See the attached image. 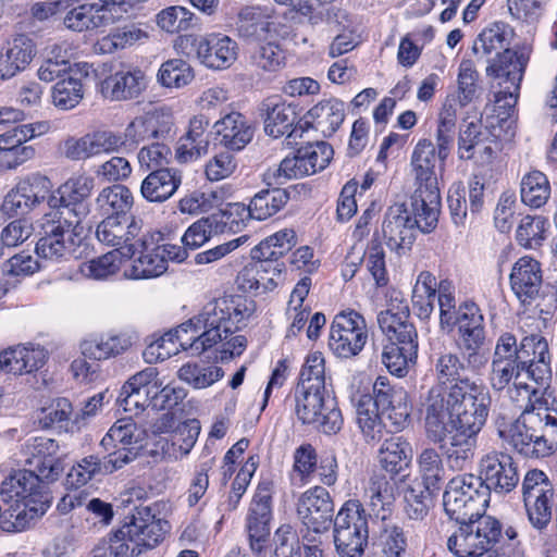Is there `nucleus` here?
I'll use <instances>...</instances> for the list:
<instances>
[{"instance_id":"obj_1","label":"nucleus","mask_w":557,"mask_h":557,"mask_svg":"<svg viewBox=\"0 0 557 557\" xmlns=\"http://www.w3.org/2000/svg\"><path fill=\"white\" fill-rule=\"evenodd\" d=\"M435 384L421 399L428 437L435 444L446 438L447 410L492 405L488 389L466 376L467 364L451 351H442L432 359Z\"/></svg>"},{"instance_id":"obj_2","label":"nucleus","mask_w":557,"mask_h":557,"mask_svg":"<svg viewBox=\"0 0 557 557\" xmlns=\"http://www.w3.org/2000/svg\"><path fill=\"white\" fill-rule=\"evenodd\" d=\"M255 311V302L242 295H224L207 302L201 311L188 320L193 333L189 346L201 354L227 338Z\"/></svg>"},{"instance_id":"obj_3","label":"nucleus","mask_w":557,"mask_h":557,"mask_svg":"<svg viewBox=\"0 0 557 557\" xmlns=\"http://www.w3.org/2000/svg\"><path fill=\"white\" fill-rule=\"evenodd\" d=\"M40 475L34 470L15 471L1 483V496L8 508L0 518V528L5 532L21 531L27 518L45 513L48 496L44 493Z\"/></svg>"},{"instance_id":"obj_4","label":"nucleus","mask_w":557,"mask_h":557,"mask_svg":"<svg viewBox=\"0 0 557 557\" xmlns=\"http://www.w3.org/2000/svg\"><path fill=\"white\" fill-rule=\"evenodd\" d=\"M491 405L447 410V426L455 430L446 449L448 465L454 470L465 469L474 456L476 436L484 426Z\"/></svg>"},{"instance_id":"obj_5","label":"nucleus","mask_w":557,"mask_h":557,"mask_svg":"<svg viewBox=\"0 0 557 557\" xmlns=\"http://www.w3.org/2000/svg\"><path fill=\"white\" fill-rule=\"evenodd\" d=\"M488 503L487 488L473 474L453 478L443 495L444 510L456 522L485 517L483 513Z\"/></svg>"},{"instance_id":"obj_6","label":"nucleus","mask_w":557,"mask_h":557,"mask_svg":"<svg viewBox=\"0 0 557 557\" xmlns=\"http://www.w3.org/2000/svg\"><path fill=\"white\" fill-rule=\"evenodd\" d=\"M42 236L36 245L39 257L50 260L67 258L79 245L83 226L81 221L71 220L65 211H51L41 222Z\"/></svg>"},{"instance_id":"obj_7","label":"nucleus","mask_w":557,"mask_h":557,"mask_svg":"<svg viewBox=\"0 0 557 557\" xmlns=\"http://www.w3.org/2000/svg\"><path fill=\"white\" fill-rule=\"evenodd\" d=\"M448 537L447 547L456 557H491L502 536V524L491 516L459 522Z\"/></svg>"},{"instance_id":"obj_8","label":"nucleus","mask_w":557,"mask_h":557,"mask_svg":"<svg viewBox=\"0 0 557 557\" xmlns=\"http://www.w3.org/2000/svg\"><path fill=\"white\" fill-rule=\"evenodd\" d=\"M295 413L302 424L313 425L325 434L337 433L344 423L335 397L326 389L296 388Z\"/></svg>"},{"instance_id":"obj_9","label":"nucleus","mask_w":557,"mask_h":557,"mask_svg":"<svg viewBox=\"0 0 557 557\" xmlns=\"http://www.w3.org/2000/svg\"><path fill=\"white\" fill-rule=\"evenodd\" d=\"M368 541V522L358 500H347L334 519V544L339 557H361Z\"/></svg>"},{"instance_id":"obj_10","label":"nucleus","mask_w":557,"mask_h":557,"mask_svg":"<svg viewBox=\"0 0 557 557\" xmlns=\"http://www.w3.org/2000/svg\"><path fill=\"white\" fill-rule=\"evenodd\" d=\"M509 281L511 290L523 306L535 304V309L543 321L553 315L556 308L554 297H549L543 307L537 302L541 297L543 271L536 259L529 256L519 258L511 268Z\"/></svg>"},{"instance_id":"obj_11","label":"nucleus","mask_w":557,"mask_h":557,"mask_svg":"<svg viewBox=\"0 0 557 557\" xmlns=\"http://www.w3.org/2000/svg\"><path fill=\"white\" fill-rule=\"evenodd\" d=\"M144 438L145 431L132 418L115 421L100 443L108 451L107 468L119 470L135 460Z\"/></svg>"},{"instance_id":"obj_12","label":"nucleus","mask_w":557,"mask_h":557,"mask_svg":"<svg viewBox=\"0 0 557 557\" xmlns=\"http://www.w3.org/2000/svg\"><path fill=\"white\" fill-rule=\"evenodd\" d=\"M368 341L364 318L351 310L337 313L331 324L329 348L338 358H351L360 354Z\"/></svg>"},{"instance_id":"obj_13","label":"nucleus","mask_w":557,"mask_h":557,"mask_svg":"<svg viewBox=\"0 0 557 557\" xmlns=\"http://www.w3.org/2000/svg\"><path fill=\"white\" fill-rule=\"evenodd\" d=\"M122 137L111 131H97L82 137L69 136L58 145V152L71 161H85L102 153L119 151Z\"/></svg>"},{"instance_id":"obj_14","label":"nucleus","mask_w":557,"mask_h":557,"mask_svg":"<svg viewBox=\"0 0 557 557\" xmlns=\"http://www.w3.org/2000/svg\"><path fill=\"white\" fill-rule=\"evenodd\" d=\"M52 189L51 181L39 173L21 180L3 200V210L11 215L28 213L46 200Z\"/></svg>"},{"instance_id":"obj_15","label":"nucleus","mask_w":557,"mask_h":557,"mask_svg":"<svg viewBox=\"0 0 557 557\" xmlns=\"http://www.w3.org/2000/svg\"><path fill=\"white\" fill-rule=\"evenodd\" d=\"M140 224L127 216H110L101 221L96 230L100 243L114 247L126 259H132L137 250L140 238Z\"/></svg>"},{"instance_id":"obj_16","label":"nucleus","mask_w":557,"mask_h":557,"mask_svg":"<svg viewBox=\"0 0 557 557\" xmlns=\"http://www.w3.org/2000/svg\"><path fill=\"white\" fill-rule=\"evenodd\" d=\"M59 443L46 436L32 437L23 446L25 463L41 479L53 482L64 470L63 460L58 456Z\"/></svg>"},{"instance_id":"obj_17","label":"nucleus","mask_w":557,"mask_h":557,"mask_svg":"<svg viewBox=\"0 0 557 557\" xmlns=\"http://www.w3.org/2000/svg\"><path fill=\"white\" fill-rule=\"evenodd\" d=\"M480 478L487 488V497L493 490L496 493L512 491L518 482L519 474L512 457L505 453L490 451L482 456L480 463Z\"/></svg>"},{"instance_id":"obj_18","label":"nucleus","mask_w":557,"mask_h":557,"mask_svg":"<svg viewBox=\"0 0 557 557\" xmlns=\"http://www.w3.org/2000/svg\"><path fill=\"white\" fill-rule=\"evenodd\" d=\"M382 230L389 249L404 256L411 250L418 227L407 207L395 203L387 209Z\"/></svg>"},{"instance_id":"obj_19","label":"nucleus","mask_w":557,"mask_h":557,"mask_svg":"<svg viewBox=\"0 0 557 557\" xmlns=\"http://www.w3.org/2000/svg\"><path fill=\"white\" fill-rule=\"evenodd\" d=\"M528 62V55L511 49L503 51L502 54L494 57L493 60L487 62L485 69L487 77L499 79L500 83H509L512 86V89L506 87L504 90L497 92V102L500 101L503 96L506 97L507 95L513 100V103L517 102L520 84Z\"/></svg>"},{"instance_id":"obj_20","label":"nucleus","mask_w":557,"mask_h":557,"mask_svg":"<svg viewBox=\"0 0 557 557\" xmlns=\"http://www.w3.org/2000/svg\"><path fill=\"white\" fill-rule=\"evenodd\" d=\"M334 511L330 493L322 486L304 492L297 502V516L310 530L320 533L329 529Z\"/></svg>"},{"instance_id":"obj_21","label":"nucleus","mask_w":557,"mask_h":557,"mask_svg":"<svg viewBox=\"0 0 557 557\" xmlns=\"http://www.w3.org/2000/svg\"><path fill=\"white\" fill-rule=\"evenodd\" d=\"M168 530L165 520L157 518L150 507L141 506L134 510L129 522L122 527L120 533L140 547L153 548L164 539Z\"/></svg>"},{"instance_id":"obj_22","label":"nucleus","mask_w":557,"mask_h":557,"mask_svg":"<svg viewBox=\"0 0 557 557\" xmlns=\"http://www.w3.org/2000/svg\"><path fill=\"white\" fill-rule=\"evenodd\" d=\"M95 188V178L86 173L76 174L67 178L59 188V198L51 197L49 205L55 207L57 202L62 205L60 211H65L66 215H72L82 221L88 212L86 200L90 197Z\"/></svg>"},{"instance_id":"obj_23","label":"nucleus","mask_w":557,"mask_h":557,"mask_svg":"<svg viewBox=\"0 0 557 557\" xmlns=\"http://www.w3.org/2000/svg\"><path fill=\"white\" fill-rule=\"evenodd\" d=\"M161 239L159 233L143 234L138 238L136 252L138 258L124 268V276L132 280L157 277L163 274L168 267L165 259L157 249V242Z\"/></svg>"},{"instance_id":"obj_24","label":"nucleus","mask_w":557,"mask_h":557,"mask_svg":"<svg viewBox=\"0 0 557 557\" xmlns=\"http://www.w3.org/2000/svg\"><path fill=\"white\" fill-rule=\"evenodd\" d=\"M195 47L197 58L209 69H227L237 59L236 41L223 34H210L201 37L195 42Z\"/></svg>"},{"instance_id":"obj_25","label":"nucleus","mask_w":557,"mask_h":557,"mask_svg":"<svg viewBox=\"0 0 557 557\" xmlns=\"http://www.w3.org/2000/svg\"><path fill=\"white\" fill-rule=\"evenodd\" d=\"M147 83V76L139 69L117 71L100 82L99 91L109 100H131L141 95Z\"/></svg>"},{"instance_id":"obj_26","label":"nucleus","mask_w":557,"mask_h":557,"mask_svg":"<svg viewBox=\"0 0 557 557\" xmlns=\"http://www.w3.org/2000/svg\"><path fill=\"white\" fill-rule=\"evenodd\" d=\"M513 29L504 22L490 24L473 40L471 51L478 60L486 63L503 51L510 49Z\"/></svg>"},{"instance_id":"obj_27","label":"nucleus","mask_w":557,"mask_h":557,"mask_svg":"<svg viewBox=\"0 0 557 557\" xmlns=\"http://www.w3.org/2000/svg\"><path fill=\"white\" fill-rule=\"evenodd\" d=\"M188 325L185 322L151 342L143 352L144 359L148 363H154L171 358L181 349H191L196 352V347L189 346L193 333Z\"/></svg>"},{"instance_id":"obj_28","label":"nucleus","mask_w":557,"mask_h":557,"mask_svg":"<svg viewBox=\"0 0 557 557\" xmlns=\"http://www.w3.org/2000/svg\"><path fill=\"white\" fill-rule=\"evenodd\" d=\"M35 53V45L29 37L17 35L9 40L0 52V77L10 78L25 70Z\"/></svg>"},{"instance_id":"obj_29","label":"nucleus","mask_w":557,"mask_h":557,"mask_svg":"<svg viewBox=\"0 0 557 557\" xmlns=\"http://www.w3.org/2000/svg\"><path fill=\"white\" fill-rule=\"evenodd\" d=\"M182 184L181 171L174 168L151 171L141 182L140 194L149 202H164Z\"/></svg>"},{"instance_id":"obj_30","label":"nucleus","mask_w":557,"mask_h":557,"mask_svg":"<svg viewBox=\"0 0 557 557\" xmlns=\"http://www.w3.org/2000/svg\"><path fill=\"white\" fill-rule=\"evenodd\" d=\"M438 153L431 140H420L411 156V166L416 180V189H440L436 176V162Z\"/></svg>"},{"instance_id":"obj_31","label":"nucleus","mask_w":557,"mask_h":557,"mask_svg":"<svg viewBox=\"0 0 557 557\" xmlns=\"http://www.w3.org/2000/svg\"><path fill=\"white\" fill-rule=\"evenodd\" d=\"M219 143L228 150L239 151L250 143L253 129L239 112H232L215 123Z\"/></svg>"},{"instance_id":"obj_32","label":"nucleus","mask_w":557,"mask_h":557,"mask_svg":"<svg viewBox=\"0 0 557 557\" xmlns=\"http://www.w3.org/2000/svg\"><path fill=\"white\" fill-rule=\"evenodd\" d=\"M412 221L422 233L433 232L438 223L441 213L440 189H416L411 199Z\"/></svg>"},{"instance_id":"obj_33","label":"nucleus","mask_w":557,"mask_h":557,"mask_svg":"<svg viewBox=\"0 0 557 557\" xmlns=\"http://www.w3.org/2000/svg\"><path fill=\"white\" fill-rule=\"evenodd\" d=\"M132 345V337L127 334H106L84 339L79 349L85 358L101 361L124 354Z\"/></svg>"},{"instance_id":"obj_34","label":"nucleus","mask_w":557,"mask_h":557,"mask_svg":"<svg viewBox=\"0 0 557 557\" xmlns=\"http://www.w3.org/2000/svg\"><path fill=\"white\" fill-rule=\"evenodd\" d=\"M150 37L149 26L127 24L117 27L95 44V51L110 54L146 42Z\"/></svg>"},{"instance_id":"obj_35","label":"nucleus","mask_w":557,"mask_h":557,"mask_svg":"<svg viewBox=\"0 0 557 557\" xmlns=\"http://www.w3.org/2000/svg\"><path fill=\"white\" fill-rule=\"evenodd\" d=\"M377 460L382 469L392 476L401 474L411 463V445L404 436H391L382 443Z\"/></svg>"},{"instance_id":"obj_36","label":"nucleus","mask_w":557,"mask_h":557,"mask_svg":"<svg viewBox=\"0 0 557 557\" xmlns=\"http://www.w3.org/2000/svg\"><path fill=\"white\" fill-rule=\"evenodd\" d=\"M306 119L317 131L330 137L345 119V103L336 98L323 99L307 112Z\"/></svg>"},{"instance_id":"obj_37","label":"nucleus","mask_w":557,"mask_h":557,"mask_svg":"<svg viewBox=\"0 0 557 557\" xmlns=\"http://www.w3.org/2000/svg\"><path fill=\"white\" fill-rule=\"evenodd\" d=\"M199 435V426L196 420H189L177 425L169 435L158 441L157 447L161 449L163 457L177 460L189 454Z\"/></svg>"},{"instance_id":"obj_38","label":"nucleus","mask_w":557,"mask_h":557,"mask_svg":"<svg viewBox=\"0 0 557 557\" xmlns=\"http://www.w3.org/2000/svg\"><path fill=\"white\" fill-rule=\"evenodd\" d=\"M366 497L373 513L385 520L396 500V482L393 476L374 473L366 488Z\"/></svg>"},{"instance_id":"obj_39","label":"nucleus","mask_w":557,"mask_h":557,"mask_svg":"<svg viewBox=\"0 0 557 557\" xmlns=\"http://www.w3.org/2000/svg\"><path fill=\"white\" fill-rule=\"evenodd\" d=\"M356 409V421L366 441H376L383 433V423L379 413L381 404L374 401L371 394H356L351 397Z\"/></svg>"},{"instance_id":"obj_40","label":"nucleus","mask_w":557,"mask_h":557,"mask_svg":"<svg viewBox=\"0 0 557 557\" xmlns=\"http://www.w3.org/2000/svg\"><path fill=\"white\" fill-rule=\"evenodd\" d=\"M112 22L113 16L108 14L104 9H100L99 3L79 4L69 10L63 16L64 26L78 33L94 30Z\"/></svg>"},{"instance_id":"obj_41","label":"nucleus","mask_w":557,"mask_h":557,"mask_svg":"<svg viewBox=\"0 0 557 557\" xmlns=\"http://www.w3.org/2000/svg\"><path fill=\"white\" fill-rule=\"evenodd\" d=\"M134 205L131 189L122 184L103 187L95 198L96 209L101 215L126 216Z\"/></svg>"},{"instance_id":"obj_42","label":"nucleus","mask_w":557,"mask_h":557,"mask_svg":"<svg viewBox=\"0 0 557 557\" xmlns=\"http://www.w3.org/2000/svg\"><path fill=\"white\" fill-rule=\"evenodd\" d=\"M267 108V119L264 121V131L269 136L278 138L287 135L292 137L296 131L293 125L297 119L295 107L276 98L268 99L264 103Z\"/></svg>"},{"instance_id":"obj_43","label":"nucleus","mask_w":557,"mask_h":557,"mask_svg":"<svg viewBox=\"0 0 557 557\" xmlns=\"http://www.w3.org/2000/svg\"><path fill=\"white\" fill-rule=\"evenodd\" d=\"M531 411L533 422L530 425L540 429L537 450L543 457L549 456L557 450V411L544 406Z\"/></svg>"},{"instance_id":"obj_44","label":"nucleus","mask_w":557,"mask_h":557,"mask_svg":"<svg viewBox=\"0 0 557 557\" xmlns=\"http://www.w3.org/2000/svg\"><path fill=\"white\" fill-rule=\"evenodd\" d=\"M521 200L531 208H541L550 197V184L541 171L527 173L520 184Z\"/></svg>"},{"instance_id":"obj_45","label":"nucleus","mask_w":557,"mask_h":557,"mask_svg":"<svg viewBox=\"0 0 557 557\" xmlns=\"http://www.w3.org/2000/svg\"><path fill=\"white\" fill-rule=\"evenodd\" d=\"M223 376V369L214 364L187 362L177 370V377L196 389L207 388Z\"/></svg>"},{"instance_id":"obj_46","label":"nucleus","mask_w":557,"mask_h":557,"mask_svg":"<svg viewBox=\"0 0 557 557\" xmlns=\"http://www.w3.org/2000/svg\"><path fill=\"white\" fill-rule=\"evenodd\" d=\"M286 190L280 188L265 189L256 194L248 207L252 219L262 221L277 213L288 201Z\"/></svg>"},{"instance_id":"obj_47","label":"nucleus","mask_w":557,"mask_h":557,"mask_svg":"<svg viewBox=\"0 0 557 557\" xmlns=\"http://www.w3.org/2000/svg\"><path fill=\"white\" fill-rule=\"evenodd\" d=\"M479 72L470 59H462L457 75V90L455 97L459 107H466L479 97Z\"/></svg>"},{"instance_id":"obj_48","label":"nucleus","mask_w":557,"mask_h":557,"mask_svg":"<svg viewBox=\"0 0 557 557\" xmlns=\"http://www.w3.org/2000/svg\"><path fill=\"white\" fill-rule=\"evenodd\" d=\"M437 282L429 271H422L412 289V307L421 319H426L433 311V301L436 295Z\"/></svg>"},{"instance_id":"obj_49","label":"nucleus","mask_w":557,"mask_h":557,"mask_svg":"<svg viewBox=\"0 0 557 557\" xmlns=\"http://www.w3.org/2000/svg\"><path fill=\"white\" fill-rule=\"evenodd\" d=\"M194 78L193 67L182 59H170L163 62L157 74L158 83L165 88H183Z\"/></svg>"},{"instance_id":"obj_50","label":"nucleus","mask_w":557,"mask_h":557,"mask_svg":"<svg viewBox=\"0 0 557 557\" xmlns=\"http://www.w3.org/2000/svg\"><path fill=\"white\" fill-rule=\"evenodd\" d=\"M119 251H110L101 257L83 262L79 267L81 273L88 278L107 280L116 274L124 262L129 261Z\"/></svg>"},{"instance_id":"obj_51","label":"nucleus","mask_w":557,"mask_h":557,"mask_svg":"<svg viewBox=\"0 0 557 557\" xmlns=\"http://www.w3.org/2000/svg\"><path fill=\"white\" fill-rule=\"evenodd\" d=\"M114 471L107 468L106 456L103 460H100L97 456L90 455L71 468L66 475V485L72 488H78L87 484L97 474H109Z\"/></svg>"},{"instance_id":"obj_52","label":"nucleus","mask_w":557,"mask_h":557,"mask_svg":"<svg viewBox=\"0 0 557 557\" xmlns=\"http://www.w3.org/2000/svg\"><path fill=\"white\" fill-rule=\"evenodd\" d=\"M308 175V168L304 164L297 149L293 156L285 157L277 168L269 169L264 173V181L268 185H283L289 180H297Z\"/></svg>"},{"instance_id":"obj_53","label":"nucleus","mask_w":557,"mask_h":557,"mask_svg":"<svg viewBox=\"0 0 557 557\" xmlns=\"http://www.w3.org/2000/svg\"><path fill=\"white\" fill-rule=\"evenodd\" d=\"M509 401L519 410H537L543 407L544 394L539 392L534 385L529 384L524 377H520L507 387Z\"/></svg>"},{"instance_id":"obj_54","label":"nucleus","mask_w":557,"mask_h":557,"mask_svg":"<svg viewBox=\"0 0 557 557\" xmlns=\"http://www.w3.org/2000/svg\"><path fill=\"white\" fill-rule=\"evenodd\" d=\"M296 244L293 230L284 228L263 239L255 249L256 257L276 260L289 251Z\"/></svg>"},{"instance_id":"obj_55","label":"nucleus","mask_w":557,"mask_h":557,"mask_svg":"<svg viewBox=\"0 0 557 557\" xmlns=\"http://www.w3.org/2000/svg\"><path fill=\"white\" fill-rule=\"evenodd\" d=\"M549 227V222L542 215H527L517 228V240L525 248H536L542 245L545 234Z\"/></svg>"},{"instance_id":"obj_56","label":"nucleus","mask_w":557,"mask_h":557,"mask_svg":"<svg viewBox=\"0 0 557 557\" xmlns=\"http://www.w3.org/2000/svg\"><path fill=\"white\" fill-rule=\"evenodd\" d=\"M432 490L420 483L406 487L404 492L405 513L409 519L421 521L428 516Z\"/></svg>"},{"instance_id":"obj_57","label":"nucleus","mask_w":557,"mask_h":557,"mask_svg":"<svg viewBox=\"0 0 557 557\" xmlns=\"http://www.w3.org/2000/svg\"><path fill=\"white\" fill-rule=\"evenodd\" d=\"M533 422L532 411L525 410L515 420L513 424L505 432L502 440L510 444L518 453L529 457L534 450H530L531 437H528L527 431L534 429L530 425Z\"/></svg>"},{"instance_id":"obj_58","label":"nucleus","mask_w":557,"mask_h":557,"mask_svg":"<svg viewBox=\"0 0 557 557\" xmlns=\"http://www.w3.org/2000/svg\"><path fill=\"white\" fill-rule=\"evenodd\" d=\"M84 97L83 84L77 77L69 76L52 88V102L61 110L75 108Z\"/></svg>"},{"instance_id":"obj_59","label":"nucleus","mask_w":557,"mask_h":557,"mask_svg":"<svg viewBox=\"0 0 557 557\" xmlns=\"http://www.w3.org/2000/svg\"><path fill=\"white\" fill-rule=\"evenodd\" d=\"M194 13L180 5L163 9L157 15L158 26L170 34L190 29L194 26Z\"/></svg>"},{"instance_id":"obj_60","label":"nucleus","mask_w":557,"mask_h":557,"mask_svg":"<svg viewBox=\"0 0 557 557\" xmlns=\"http://www.w3.org/2000/svg\"><path fill=\"white\" fill-rule=\"evenodd\" d=\"M419 473L428 488H437L444 476V468L440 454L434 448H425L417 459Z\"/></svg>"},{"instance_id":"obj_61","label":"nucleus","mask_w":557,"mask_h":557,"mask_svg":"<svg viewBox=\"0 0 557 557\" xmlns=\"http://www.w3.org/2000/svg\"><path fill=\"white\" fill-rule=\"evenodd\" d=\"M300 383L297 388H307L311 386L314 389L325 388V366L322 352L314 351L306 358L301 368Z\"/></svg>"},{"instance_id":"obj_62","label":"nucleus","mask_w":557,"mask_h":557,"mask_svg":"<svg viewBox=\"0 0 557 557\" xmlns=\"http://www.w3.org/2000/svg\"><path fill=\"white\" fill-rule=\"evenodd\" d=\"M522 376V361L492 360L488 380L494 391H503Z\"/></svg>"},{"instance_id":"obj_63","label":"nucleus","mask_w":557,"mask_h":557,"mask_svg":"<svg viewBox=\"0 0 557 557\" xmlns=\"http://www.w3.org/2000/svg\"><path fill=\"white\" fill-rule=\"evenodd\" d=\"M304 164L308 168V174L312 175L326 168L333 157L332 147L324 141L308 144L298 148Z\"/></svg>"},{"instance_id":"obj_64","label":"nucleus","mask_w":557,"mask_h":557,"mask_svg":"<svg viewBox=\"0 0 557 557\" xmlns=\"http://www.w3.org/2000/svg\"><path fill=\"white\" fill-rule=\"evenodd\" d=\"M172 158L171 148L162 143H153L144 146L137 153V160L140 169L145 171H157L169 168Z\"/></svg>"}]
</instances>
